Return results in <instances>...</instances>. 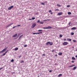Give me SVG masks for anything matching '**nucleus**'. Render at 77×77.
<instances>
[{
    "mask_svg": "<svg viewBox=\"0 0 77 77\" xmlns=\"http://www.w3.org/2000/svg\"><path fill=\"white\" fill-rule=\"evenodd\" d=\"M52 45L53 44V43L52 42H48L46 44V45Z\"/></svg>",
    "mask_w": 77,
    "mask_h": 77,
    "instance_id": "1",
    "label": "nucleus"
},
{
    "mask_svg": "<svg viewBox=\"0 0 77 77\" xmlns=\"http://www.w3.org/2000/svg\"><path fill=\"white\" fill-rule=\"evenodd\" d=\"M6 50H7V48H6L3 49L2 51H0V53H4V52H5V51H6Z\"/></svg>",
    "mask_w": 77,
    "mask_h": 77,
    "instance_id": "2",
    "label": "nucleus"
},
{
    "mask_svg": "<svg viewBox=\"0 0 77 77\" xmlns=\"http://www.w3.org/2000/svg\"><path fill=\"white\" fill-rule=\"evenodd\" d=\"M36 26V23H33L31 26L32 28H34L35 26Z\"/></svg>",
    "mask_w": 77,
    "mask_h": 77,
    "instance_id": "3",
    "label": "nucleus"
},
{
    "mask_svg": "<svg viewBox=\"0 0 77 77\" xmlns=\"http://www.w3.org/2000/svg\"><path fill=\"white\" fill-rule=\"evenodd\" d=\"M68 45V42H64L63 43V45Z\"/></svg>",
    "mask_w": 77,
    "mask_h": 77,
    "instance_id": "4",
    "label": "nucleus"
},
{
    "mask_svg": "<svg viewBox=\"0 0 77 77\" xmlns=\"http://www.w3.org/2000/svg\"><path fill=\"white\" fill-rule=\"evenodd\" d=\"M13 8H14V6H11V7L8 8V10H11V9Z\"/></svg>",
    "mask_w": 77,
    "mask_h": 77,
    "instance_id": "5",
    "label": "nucleus"
},
{
    "mask_svg": "<svg viewBox=\"0 0 77 77\" xmlns=\"http://www.w3.org/2000/svg\"><path fill=\"white\" fill-rule=\"evenodd\" d=\"M13 23H10L7 26H6V28H8V27H9L10 26H11V25H12V24H13Z\"/></svg>",
    "mask_w": 77,
    "mask_h": 77,
    "instance_id": "6",
    "label": "nucleus"
},
{
    "mask_svg": "<svg viewBox=\"0 0 77 77\" xmlns=\"http://www.w3.org/2000/svg\"><path fill=\"white\" fill-rule=\"evenodd\" d=\"M75 66V65H72L71 66H68V68H72V67H73V66Z\"/></svg>",
    "mask_w": 77,
    "mask_h": 77,
    "instance_id": "7",
    "label": "nucleus"
},
{
    "mask_svg": "<svg viewBox=\"0 0 77 77\" xmlns=\"http://www.w3.org/2000/svg\"><path fill=\"white\" fill-rule=\"evenodd\" d=\"M23 36V35H21L19 37V39H18V40L19 41V40H20V39H21V38H22V37Z\"/></svg>",
    "mask_w": 77,
    "mask_h": 77,
    "instance_id": "8",
    "label": "nucleus"
},
{
    "mask_svg": "<svg viewBox=\"0 0 77 77\" xmlns=\"http://www.w3.org/2000/svg\"><path fill=\"white\" fill-rule=\"evenodd\" d=\"M17 36V33L15 34L14 35H13V38H15V37H16Z\"/></svg>",
    "mask_w": 77,
    "mask_h": 77,
    "instance_id": "9",
    "label": "nucleus"
},
{
    "mask_svg": "<svg viewBox=\"0 0 77 77\" xmlns=\"http://www.w3.org/2000/svg\"><path fill=\"white\" fill-rule=\"evenodd\" d=\"M47 29H51V28H52V27H51V26H48L47 27Z\"/></svg>",
    "mask_w": 77,
    "mask_h": 77,
    "instance_id": "10",
    "label": "nucleus"
},
{
    "mask_svg": "<svg viewBox=\"0 0 77 77\" xmlns=\"http://www.w3.org/2000/svg\"><path fill=\"white\" fill-rule=\"evenodd\" d=\"M63 13L62 12H60V13H58V15H61Z\"/></svg>",
    "mask_w": 77,
    "mask_h": 77,
    "instance_id": "11",
    "label": "nucleus"
},
{
    "mask_svg": "<svg viewBox=\"0 0 77 77\" xmlns=\"http://www.w3.org/2000/svg\"><path fill=\"white\" fill-rule=\"evenodd\" d=\"M71 30H75L76 29V27H73L71 29Z\"/></svg>",
    "mask_w": 77,
    "mask_h": 77,
    "instance_id": "12",
    "label": "nucleus"
},
{
    "mask_svg": "<svg viewBox=\"0 0 77 77\" xmlns=\"http://www.w3.org/2000/svg\"><path fill=\"white\" fill-rule=\"evenodd\" d=\"M67 41H69L71 42V41L72 39H71L68 38L67 39Z\"/></svg>",
    "mask_w": 77,
    "mask_h": 77,
    "instance_id": "13",
    "label": "nucleus"
},
{
    "mask_svg": "<svg viewBox=\"0 0 77 77\" xmlns=\"http://www.w3.org/2000/svg\"><path fill=\"white\" fill-rule=\"evenodd\" d=\"M18 50V48H15L14 49L15 51H17Z\"/></svg>",
    "mask_w": 77,
    "mask_h": 77,
    "instance_id": "14",
    "label": "nucleus"
},
{
    "mask_svg": "<svg viewBox=\"0 0 77 77\" xmlns=\"http://www.w3.org/2000/svg\"><path fill=\"white\" fill-rule=\"evenodd\" d=\"M77 66L74 67L73 68V70H75V69H76L77 68Z\"/></svg>",
    "mask_w": 77,
    "mask_h": 77,
    "instance_id": "15",
    "label": "nucleus"
},
{
    "mask_svg": "<svg viewBox=\"0 0 77 77\" xmlns=\"http://www.w3.org/2000/svg\"><path fill=\"white\" fill-rule=\"evenodd\" d=\"M62 54V53L61 52H60L58 53V55L59 56H61Z\"/></svg>",
    "mask_w": 77,
    "mask_h": 77,
    "instance_id": "16",
    "label": "nucleus"
},
{
    "mask_svg": "<svg viewBox=\"0 0 77 77\" xmlns=\"http://www.w3.org/2000/svg\"><path fill=\"white\" fill-rule=\"evenodd\" d=\"M62 75V74H60L58 75V77H61Z\"/></svg>",
    "mask_w": 77,
    "mask_h": 77,
    "instance_id": "17",
    "label": "nucleus"
},
{
    "mask_svg": "<svg viewBox=\"0 0 77 77\" xmlns=\"http://www.w3.org/2000/svg\"><path fill=\"white\" fill-rule=\"evenodd\" d=\"M41 33H42V32H39L37 33V34H38V35H39V34H41Z\"/></svg>",
    "mask_w": 77,
    "mask_h": 77,
    "instance_id": "18",
    "label": "nucleus"
},
{
    "mask_svg": "<svg viewBox=\"0 0 77 77\" xmlns=\"http://www.w3.org/2000/svg\"><path fill=\"white\" fill-rule=\"evenodd\" d=\"M72 60H75V58L74 57H72Z\"/></svg>",
    "mask_w": 77,
    "mask_h": 77,
    "instance_id": "19",
    "label": "nucleus"
},
{
    "mask_svg": "<svg viewBox=\"0 0 77 77\" xmlns=\"http://www.w3.org/2000/svg\"><path fill=\"white\" fill-rule=\"evenodd\" d=\"M57 6H58V7H61V5H59V4H57Z\"/></svg>",
    "mask_w": 77,
    "mask_h": 77,
    "instance_id": "20",
    "label": "nucleus"
},
{
    "mask_svg": "<svg viewBox=\"0 0 77 77\" xmlns=\"http://www.w3.org/2000/svg\"><path fill=\"white\" fill-rule=\"evenodd\" d=\"M40 24H44V22H40Z\"/></svg>",
    "mask_w": 77,
    "mask_h": 77,
    "instance_id": "21",
    "label": "nucleus"
},
{
    "mask_svg": "<svg viewBox=\"0 0 77 77\" xmlns=\"http://www.w3.org/2000/svg\"><path fill=\"white\" fill-rule=\"evenodd\" d=\"M22 34V33H19L18 34V35L19 36H20V35H21Z\"/></svg>",
    "mask_w": 77,
    "mask_h": 77,
    "instance_id": "22",
    "label": "nucleus"
},
{
    "mask_svg": "<svg viewBox=\"0 0 77 77\" xmlns=\"http://www.w3.org/2000/svg\"><path fill=\"white\" fill-rule=\"evenodd\" d=\"M41 5H45V3H41Z\"/></svg>",
    "mask_w": 77,
    "mask_h": 77,
    "instance_id": "23",
    "label": "nucleus"
},
{
    "mask_svg": "<svg viewBox=\"0 0 77 77\" xmlns=\"http://www.w3.org/2000/svg\"><path fill=\"white\" fill-rule=\"evenodd\" d=\"M14 62V59H12L11 60V62Z\"/></svg>",
    "mask_w": 77,
    "mask_h": 77,
    "instance_id": "24",
    "label": "nucleus"
},
{
    "mask_svg": "<svg viewBox=\"0 0 77 77\" xmlns=\"http://www.w3.org/2000/svg\"><path fill=\"white\" fill-rule=\"evenodd\" d=\"M68 14H69V15H71V13L70 12H68Z\"/></svg>",
    "mask_w": 77,
    "mask_h": 77,
    "instance_id": "25",
    "label": "nucleus"
},
{
    "mask_svg": "<svg viewBox=\"0 0 77 77\" xmlns=\"http://www.w3.org/2000/svg\"><path fill=\"white\" fill-rule=\"evenodd\" d=\"M60 38H62V35L61 34H60Z\"/></svg>",
    "mask_w": 77,
    "mask_h": 77,
    "instance_id": "26",
    "label": "nucleus"
},
{
    "mask_svg": "<svg viewBox=\"0 0 77 77\" xmlns=\"http://www.w3.org/2000/svg\"><path fill=\"white\" fill-rule=\"evenodd\" d=\"M43 29H47V27H43Z\"/></svg>",
    "mask_w": 77,
    "mask_h": 77,
    "instance_id": "27",
    "label": "nucleus"
},
{
    "mask_svg": "<svg viewBox=\"0 0 77 77\" xmlns=\"http://www.w3.org/2000/svg\"><path fill=\"white\" fill-rule=\"evenodd\" d=\"M38 32H41L42 31V29H39L38 30Z\"/></svg>",
    "mask_w": 77,
    "mask_h": 77,
    "instance_id": "28",
    "label": "nucleus"
},
{
    "mask_svg": "<svg viewBox=\"0 0 77 77\" xmlns=\"http://www.w3.org/2000/svg\"><path fill=\"white\" fill-rule=\"evenodd\" d=\"M27 45H24V47H27Z\"/></svg>",
    "mask_w": 77,
    "mask_h": 77,
    "instance_id": "29",
    "label": "nucleus"
},
{
    "mask_svg": "<svg viewBox=\"0 0 77 77\" xmlns=\"http://www.w3.org/2000/svg\"><path fill=\"white\" fill-rule=\"evenodd\" d=\"M74 32H72L71 34V35H74Z\"/></svg>",
    "mask_w": 77,
    "mask_h": 77,
    "instance_id": "30",
    "label": "nucleus"
},
{
    "mask_svg": "<svg viewBox=\"0 0 77 77\" xmlns=\"http://www.w3.org/2000/svg\"><path fill=\"white\" fill-rule=\"evenodd\" d=\"M20 63H24V61L23 60L21 61Z\"/></svg>",
    "mask_w": 77,
    "mask_h": 77,
    "instance_id": "31",
    "label": "nucleus"
},
{
    "mask_svg": "<svg viewBox=\"0 0 77 77\" xmlns=\"http://www.w3.org/2000/svg\"><path fill=\"white\" fill-rule=\"evenodd\" d=\"M2 55H3V56H5V55H6V54H5V53H4L2 54Z\"/></svg>",
    "mask_w": 77,
    "mask_h": 77,
    "instance_id": "32",
    "label": "nucleus"
},
{
    "mask_svg": "<svg viewBox=\"0 0 77 77\" xmlns=\"http://www.w3.org/2000/svg\"><path fill=\"white\" fill-rule=\"evenodd\" d=\"M70 5H68L67 6V8H69V7H70Z\"/></svg>",
    "mask_w": 77,
    "mask_h": 77,
    "instance_id": "33",
    "label": "nucleus"
},
{
    "mask_svg": "<svg viewBox=\"0 0 77 77\" xmlns=\"http://www.w3.org/2000/svg\"><path fill=\"white\" fill-rule=\"evenodd\" d=\"M59 11V10L58 9H56V10H55V11Z\"/></svg>",
    "mask_w": 77,
    "mask_h": 77,
    "instance_id": "34",
    "label": "nucleus"
},
{
    "mask_svg": "<svg viewBox=\"0 0 77 77\" xmlns=\"http://www.w3.org/2000/svg\"><path fill=\"white\" fill-rule=\"evenodd\" d=\"M73 42H76V40H73Z\"/></svg>",
    "mask_w": 77,
    "mask_h": 77,
    "instance_id": "35",
    "label": "nucleus"
},
{
    "mask_svg": "<svg viewBox=\"0 0 77 77\" xmlns=\"http://www.w3.org/2000/svg\"><path fill=\"white\" fill-rule=\"evenodd\" d=\"M32 20H35V17H32Z\"/></svg>",
    "mask_w": 77,
    "mask_h": 77,
    "instance_id": "36",
    "label": "nucleus"
},
{
    "mask_svg": "<svg viewBox=\"0 0 77 77\" xmlns=\"http://www.w3.org/2000/svg\"><path fill=\"white\" fill-rule=\"evenodd\" d=\"M20 26H21V25H18L17 26H16V27H20Z\"/></svg>",
    "mask_w": 77,
    "mask_h": 77,
    "instance_id": "37",
    "label": "nucleus"
},
{
    "mask_svg": "<svg viewBox=\"0 0 77 77\" xmlns=\"http://www.w3.org/2000/svg\"><path fill=\"white\" fill-rule=\"evenodd\" d=\"M49 13L51 12V10H49Z\"/></svg>",
    "mask_w": 77,
    "mask_h": 77,
    "instance_id": "38",
    "label": "nucleus"
},
{
    "mask_svg": "<svg viewBox=\"0 0 77 77\" xmlns=\"http://www.w3.org/2000/svg\"><path fill=\"white\" fill-rule=\"evenodd\" d=\"M17 27V26H15L13 27V29H14V28H15V27Z\"/></svg>",
    "mask_w": 77,
    "mask_h": 77,
    "instance_id": "39",
    "label": "nucleus"
},
{
    "mask_svg": "<svg viewBox=\"0 0 77 77\" xmlns=\"http://www.w3.org/2000/svg\"><path fill=\"white\" fill-rule=\"evenodd\" d=\"M33 35H37V33H33Z\"/></svg>",
    "mask_w": 77,
    "mask_h": 77,
    "instance_id": "40",
    "label": "nucleus"
},
{
    "mask_svg": "<svg viewBox=\"0 0 77 77\" xmlns=\"http://www.w3.org/2000/svg\"><path fill=\"white\" fill-rule=\"evenodd\" d=\"M37 23H40V20H38V21H37Z\"/></svg>",
    "mask_w": 77,
    "mask_h": 77,
    "instance_id": "41",
    "label": "nucleus"
},
{
    "mask_svg": "<svg viewBox=\"0 0 77 77\" xmlns=\"http://www.w3.org/2000/svg\"><path fill=\"white\" fill-rule=\"evenodd\" d=\"M8 50L6 52H5V54H6V53H8Z\"/></svg>",
    "mask_w": 77,
    "mask_h": 77,
    "instance_id": "42",
    "label": "nucleus"
},
{
    "mask_svg": "<svg viewBox=\"0 0 77 77\" xmlns=\"http://www.w3.org/2000/svg\"><path fill=\"white\" fill-rule=\"evenodd\" d=\"M32 20V19H29L28 20Z\"/></svg>",
    "mask_w": 77,
    "mask_h": 77,
    "instance_id": "43",
    "label": "nucleus"
},
{
    "mask_svg": "<svg viewBox=\"0 0 77 77\" xmlns=\"http://www.w3.org/2000/svg\"><path fill=\"white\" fill-rule=\"evenodd\" d=\"M72 63H74V61H72Z\"/></svg>",
    "mask_w": 77,
    "mask_h": 77,
    "instance_id": "44",
    "label": "nucleus"
},
{
    "mask_svg": "<svg viewBox=\"0 0 77 77\" xmlns=\"http://www.w3.org/2000/svg\"><path fill=\"white\" fill-rule=\"evenodd\" d=\"M66 38L64 39H63V41H66Z\"/></svg>",
    "mask_w": 77,
    "mask_h": 77,
    "instance_id": "45",
    "label": "nucleus"
},
{
    "mask_svg": "<svg viewBox=\"0 0 77 77\" xmlns=\"http://www.w3.org/2000/svg\"><path fill=\"white\" fill-rule=\"evenodd\" d=\"M21 57V55H20V56H19V58H20V57Z\"/></svg>",
    "mask_w": 77,
    "mask_h": 77,
    "instance_id": "46",
    "label": "nucleus"
},
{
    "mask_svg": "<svg viewBox=\"0 0 77 77\" xmlns=\"http://www.w3.org/2000/svg\"><path fill=\"white\" fill-rule=\"evenodd\" d=\"M55 56H56V57H57V54H55Z\"/></svg>",
    "mask_w": 77,
    "mask_h": 77,
    "instance_id": "47",
    "label": "nucleus"
},
{
    "mask_svg": "<svg viewBox=\"0 0 77 77\" xmlns=\"http://www.w3.org/2000/svg\"><path fill=\"white\" fill-rule=\"evenodd\" d=\"M3 67H2V68H0V70H1V69H3Z\"/></svg>",
    "mask_w": 77,
    "mask_h": 77,
    "instance_id": "48",
    "label": "nucleus"
},
{
    "mask_svg": "<svg viewBox=\"0 0 77 77\" xmlns=\"http://www.w3.org/2000/svg\"><path fill=\"white\" fill-rule=\"evenodd\" d=\"M47 21V20H43V21Z\"/></svg>",
    "mask_w": 77,
    "mask_h": 77,
    "instance_id": "49",
    "label": "nucleus"
},
{
    "mask_svg": "<svg viewBox=\"0 0 77 77\" xmlns=\"http://www.w3.org/2000/svg\"><path fill=\"white\" fill-rule=\"evenodd\" d=\"M54 51V50H53L52 51V52H53Z\"/></svg>",
    "mask_w": 77,
    "mask_h": 77,
    "instance_id": "50",
    "label": "nucleus"
},
{
    "mask_svg": "<svg viewBox=\"0 0 77 77\" xmlns=\"http://www.w3.org/2000/svg\"><path fill=\"white\" fill-rule=\"evenodd\" d=\"M49 72H52V70H49Z\"/></svg>",
    "mask_w": 77,
    "mask_h": 77,
    "instance_id": "51",
    "label": "nucleus"
},
{
    "mask_svg": "<svg viewBox=\"0 0 77 77\" xmlns=\"http://www.w3.org/2000/svg\"><path fill=\"white\" fill-rule=\"evenodd\" d=\"M53 14V13H51V15H52Z\"/></svg>",
    "mask_w": 77,
    "mask_h": 77,
    "instance_id": "52",
    "label": "nucleus"
},
{
    "mask_svg": "<svg viewBox=\"0 0 77 77\" xmlns=\"http://www.w3.org/2000/svg\"><path fill=\"white\" fill-rule=\"evenodd\" d=\"M71 22H70L69 23V25H70V24H71Z\"/></svg>",
    "mask_w": 77,
    "mask_h": 77,
    "instance_id": "53",
    "label": "nucleus"
},
{
    "mask_svg": "<svg viewBox=\"0 0 77 77\" xmlns=\"http://www.w3.org/2000/svg\"><path fill=\"white\" fill-rule=\"evenodd\" d=\"M2 56H3V55H2L1 56V57H2Z\"/></svg>",
    "mask_w": 77,
    "mask_h": 77,
    "instance_id": "54",
    "label": "nucleus"
},
{
    "mask_svg": "<svg viewBox=\"0 0 77 77\" xmlns=\"http://www.w3.org/2000/svg\"><path fill=\"white\" fill-rule=\"evenodd\" d=\"M43 56H45V54H43Z\"/></svg>",
    "mask_w": 77,
    "mask_h": 77,
    "instance_id": "55",
    "label": "nucleus"
},
{
    "mask_svg": "<svg viewBox=\"0 0 77 77\" xmlns=\"http://www.w3.org/2000/svg\"><path fill=\"white\" fill-rule=\"evenodd\" d=\"M47 21H48V20H50V19H47L46 20Z\"/></svg>",
    "mask_w": 77,
    "mask_h": 77,
    "instance_id": "56",
    "label": "nucleus"
},
{
    "mask_svg": "<svg viewBox=\"0 0 77 77\" xmlns=\"http://www.w3.org/2000/svg\"><path fill=\"white\" fill-rule=\"evenodd\" d=\"M12 74H15V72H13L12 73Z\"/></svg>",
    "mask_w": 77,
    "mask_h": 77,
    "instance_id": "57",
    "label": "nucleus"
},
{
    "mask_svg": "<svg viewBox=\"0 0 77 77\" xmlns=\"http://www.w3.org/2000/svg\"><path fill=\"white\" fill-rule=\"evenodd\" d=\"M19 37V36L18 35H17V38H18Z\"/></svg>",
    "mask_w": 77,
    "mask_h": 77,
    "instance_id": "58",
    "label": "nucleus"
},
{
    "mask_svg": "<svg viewBox=\"0 0 77 77\" xmlns=\"http://www.w3.org/2000/svg\"><path fill=\"white\" fill-rule=\"evenodd\" d=\"M72 48H74V47H72Z\"/></svg>",
    "mask_w": 77,
    "mask_h": 77,
    "instance_id": "59",
    "label": "nucleus"
},
{
    "mask_svg": "<svg viewBox=\"0 0 77 77\" xmlns=\"http://www.w3.org/2000/svg\"><path fill=\"white\" fill-rule=\"evenodd\" d=\"M76 51H77V49L76 50Z\"/></svg>",
    "mask_w": 77,
    "mask_h": 77,
    "instance_id": "60",
    "label": "nucleus"
},
{
    "mask_svg": "<svg viewBox=\"0 0 77 77\" xmlns=\"http://www.w3.org/2000/svg\"><path fill=\"white\" fill-rule=\"evenodd\" d=\"M55 65H56V63L55 64Z\"/></svg>",
    "mask_w": 77,
    "mask_h": 77,
    "instance_id": "61",
    "label": "nucleus"
},
{
    "mask_svg": "<svg viewBox=\"0 0 77 77\" xmlns=\"http://www.w3.org/2000/svg\"><path fill=\"white\" fill-rule=\"evenodd\" d=\"M1 0H0V1Z\"/></svg>",
    "mask_w": 77,
    "mask_h": 77,
    "instance_id": "62",
    "label": "nucleus"
}]
</instances>
